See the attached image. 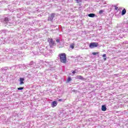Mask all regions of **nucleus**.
<instances>
[{"mask_svg":"<svg viewBox=\"0 0 128 128\" xmlns=\"http://www.w3.org/2000/svg\"><path fill=\"white\" fill-rule=\"evenodd\" d=\"M60 62L66 64V54L64 53H62L59 54Z\"/></svg>","mask_w":128,"mask_h":128,"instance_id":"nucleus-1","label":"nucleus"},{"mask_svg":"<svg viewBox=\"0 0 128 128\" xmlns=\"http://www.w3.org/2000/svg\"><path fill=\"white\" fill-rule=\"evenodd\" d=\"M98 46V43L96 42H93L90 43L89 45V48H97V46Z\"/></svg>","mask_w":128,"mask_h":128,"instance_id":"nucleus-2","label":"nucleus"},{"mask_svg":"<svg viewBox=\"0 0 128 128\" xmlns=\"http://www.w3.org/2000/svg\"><path fill=\"white\" fill-rule=\"evenodd\" d=\"M48 42L50 44V48H52L54 46V41L52 40V38H48Z\"/></svg>","mask_w":128,"mask_h":128,"instance_id":"nucleus-3","label":"nucleus"},{"mask_svg":"<svg viewBox=\"0 0 128 128\" xmlns=\"http://www.w3.org/2000/svg\"><path fill=\"white\" fill-rule=\"evenodd\" d=\"M55 16H56V14L54 13L48 16V20L50 22H52V20H54V18Z\"/></svg>","mask_w":128,"mask_h":128,"instance_id":"nucleus-4","label":"nucleus"},{"mask_svg":"<svg viewBox=\"0 0 128 128\" xmlns=\"http://www.w3.org/2000/svg\"><path fill=\"white\" fill-rule=\"evenodd\" d=\"M58 106V102H56V101H54L52 104V107L54 108Z\"/></svg>","mask_w":128,"mask_h":128,"instance_id":"nucleus-5","label":"nucleus"},{"mask_svg":"<svg viewBox=\"0 0 128 128\" xmlns=\"http://www.w3.org/2000/svg\"><path fill=\"white\" fill-rule=\"evenodd\" d=\"M76 78H78V80H84V77H82V76H80V75H78L76 76Z\"/></svg>","mask_w":128,"mask_h":128,"instance_id":"nucleus-6","label":"nucleus"},{"mask_svg":"<svg viewBox=\"0 0 128 128\" xmlns=\"http://www.w3.org/2000/svg\"><path fill=\"white\" fill-rule=\"evenodd\" d=\"M24 78H20V84H24Z\"/></svg>","mask_w":128,"mask_h":128,"instance_id":"nucleus-7","label":"nucleus"},{"mask_svg":"<svg viewBox=\"0 0 128 128\" xmlns=\"http://www.w3.org/2000/svg\"><path fill=\"white\" fill-rule=\"evenodd\" d=\"M102 112H106V106L102 105Z\"/></svg>","mask_w":128,"mask_h":128,"instance_id":"nucleus-8","label":"nucleus"},{"mask_svg":"<svg viewBox=\"0 0 128 128\" xmlns=\"http://www.w3.org/2000/svg\"><path fill=\"white\" fill-rule=\"evenodd\" d=\"M88 16H89V18H94V16H96V14H88Z\"/></svg>","mask_w":128,"mask_h":128,"instance_id":"nucleus-9","label":"nucleus"},{"mask_svg":"<svg viewBox=\"0 0 128 128\" xmlns=\"http://www.w3.org/2000/svg\"><path fill=\"white\" fill-rule=\"evenodd\" d=\"M126 8H124L123 10H122V16H124V14H126Z\"/></svg>","mask_w":128,"mask_h":128,"instance_id":"nucleus-10","label":"nucleus"},{"mask_svg":"<svg viewBox=\"0 0 128 128\" xmlns=\"http://www.w3.org/2000/svg\"><path fill=\"white\" fill-rule=\"evenodd\" d=\"M4 22H6V24H8V22H10V20H8V18H4Z\"/></svg>","mask_w":128,"mask_h":128,"instance_id":"nucleus-11","label":"nucleus"},{"mask_svg":"<svg viewBox=\"0 0 128 128\" xmlns=\"http://www.w3.org/2000/svg\"><path fill=\"white\" fill-rule=\"evenodd\" d=\"M74 44H72L70 46V48H72V50H74Z\"/></svg>","mask_w":128,"mask_h":128,"instance_id":"nucleus-12","label":"nucleus"},{"mask_svg":"<svg viewBox=\"0 0 128 128\" xmlns=\"http://www.w3.org/2000/svg\"><path fill=\"white\" fill-rule=\"evenodd\" d=\"M98 54H100V52H92V54H93L94 56Z\"/></svg>","mask_w":128,"mask_h":128,"instance_id":"nucleus-13","label":"nucleus"},{"mask_svg":"<svg viewBox=\"0 0 128 128\" xmlns=\"http://www.w3.org/2000/svg\"><path fill=\"white\" fill-rule=\"evenodd\" d=\"M70 80H72V78L70 77H68L67 79V82H69Z\"/></svg>","mask_w":128,"mask_h":128,"instance_id":"nucleus-14","label":"nucleus"},{"mask_svg":"<svg viewBox=\"0 0 128 128\" xmlns=\"http://www.w3.org/2000/svg\"><path fill=\"white\" fill-rule=\"evenodd\" d=\"M104 12V10H100L99 11L100 14H103Z\"/></svg>","mask_w":128,"mask_h":128,"instance_id":"nucleus-15","label":"nucleus"},{"mask_svg":"<svg viewBox=\"0 0 128 128\" xmlns=\"http://www.w3.org/2000/svg\"><path fill=\"white\" fill-rule=\"evenodd\" d=\"M18 90H24V87H20V88H18Z\"/></svg>","mask_w":128,"mask_h":128,"instance_id":"nucleus-16","label":"nucleus"},{"mask_svg":"<svg viewBox=\"0 0 128 128\" xmlns=\"http://www.w3.org/2000/svg\"><path fill=\"white\" fill-rule=\"evenodd\" d=\"M114 10H118V7L116 6H114Z\"/></svg>","mask_w":128,"mask_h":128,"instance_id":"nucleus-17","label":"nucleus"},{"mask_svg":"<svg viewBox=\"0 0 128 128\" xmlns=\"http://www.w3.org/2000/svg\"><path fill=\"white\" fill-rule=\"evenodd\" d=\"M77 4H78V2H81L82 0H76Z\"/></svg>","mask_w":128,"mask_h":128,"instance_id":"nucleus-18","label":"nucleus"},{"mask_svg":"<svg viewBox=\"0 0 128 128\" xmlns=\"http://www.w3.org/2000/svg\"><path fill=\"white\" fill-rule=\"evenodd\" d=\"M56 42H60V39H56Z\"/></svg>","mask_w":128,"mask_h":128,"instance_id":"nucleus-19","label":"nucleus"},{"mask_svg":"<svg viewBox=\"0 0 128 128\" xmlns=\"http://www.w3.org/2000/svg\"><path fill=\"white\" fill-rule=\"evenodd\" d=\"M103 56L104 58H106V54H104L103 56Z\"/></svg>","mask_w":128,"mask_h":128,"instance_id":"nucleus-20","label":"nucleus"},{"mask_svg":"<svg viewBox=\"0 0 128 128\" xmlns=\"http://www.w3.org/2000/svg\"><path fill=\"white\" fill-rule=\"evenodd\" d=\"M76 71H73L72 72V74H76Z\"/></svg>","mask_w":128,"mask_h":128,"instance_id":"nucleus-21","label":"nucleus"},{"mask_svg":"<svg viewBox=\"0 0 128 128\" xmlns=\"http://www.w3.org/2000/svg\"><path fill=\"white\" fill-rule=\"evenodd\" d=\"M58 100V102H62V99H59Z\"/></svg>","mask_w":128,"mask_h":128,"instance_id":"nucleus-22","label":"nucleus"},{"mask_svg":"<svg viewBox=\"0 0 128 128\" xmlns=\"http://www.w3.org/2000/svg\"><path fill=\"white\" fill-rule=\"evenodd\" d=\"M104 60H106V58H104Z\"/></svg>","mask_w":128,"mask_h":128,"instance_id":"nucleus-23","label":"nucleus"}]
</instances>
